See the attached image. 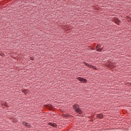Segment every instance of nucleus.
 Here are the masks:
<instances>
[{
  "mask_svg": "<svg viewBox=\"0 0 131 131\" xmlns=\"http://www.w3.org/2000/svg\"><path fill=\"white\" fill-rule=\"evenodd\" d=\"M97 117L98 118L102 119L103 117H104V116L102 114H99L97 115Z\"/></svg>",
  "mask_w": 131,
  "mask_h": 131,
  "instance_id": "nucleus-6",
  "label": "nucleus"
},
{
  "mask_svg": "<svg viewBox=\"0 0 131 131\" xmlns=\"http://www.w3.org/2000/svg\"><path fill=\"white\" fill-rule=\"evenodd\" d=\"M101 46L100 45H97L96 47L97 50L98 52H101L102 51V49L100 48Z\"/></svg>",
  "mask_w": 131,
  "mask_h": 131,
  "instance_id": "nucleus-4",
  "label": "nucleus"
},
{
  "mask_svg": "<svg viewBox=\"0 0 131 131\" xmlns=\"http://www.w3.org/2000/svg\"><path fill=\"white\" fill-rule=\"evenodd\" d=\"M49 125L53 126V127H56V126H57V124L55 123H49Z\"/></svg>",
  "mask_w": 131,
  "mask_h": 131,
  "instance_id": "nucleus-5",
  "label": "nucleus"
},
{
  "mask_svg": "<svg viewBox=\"0 0 131 131\" xmlns=\"http://www.w3.org/2000/svg\"><path fill=\"white\" fill-rule=\"evenodd\" d=\"M86 66H88V67H89V68H92V67L94 68V67H93L92 65L90 64L89 63H86Z\"/></svg>",
  "mask_w": 131,
  "mask_h": 131,
  "instance_id": "nucleus-7",
  "label": "nucleus"
},
{
  "mask_svg": "<svg viewBox=\"0 0 131 131\" xmlns=\"http://www.w3.org/2000/svg\"><path fill=\"white\" fill-rule=\"evenodd\" d=\"M23 124L28 128H30V127H31V125H30L29 123H26V122H24Z\"/></svg>",
  "mask_w": 131,
  "mask_h": 131,
  "instance_id": "nucleus-3",
  "label": "nucleus"
},
{
  "mask_svg": "<svg viewBox=\"0 0 131 131\" xmlns=\"http://www.w3.org/2000/svg\"><path fill=\"white\" fill-rule=\"evenodd\" d=\"M73 110L78 114H81L82 113V111H81V109L79 108V105L77 104H74L73 106Z\"/></svg>",
  "mask_w": 131,
  "mask_h": 131,
  "instance_id": "nucleus-1",
  "label": "nucleus"
},
{
  "mask_svg": "<svg viewBox=\"0 0 131 131\" xmlns=\"http://www.w3.org/2000/svg\"><path fill=\"white\" fill-rule=\"evenodd\" d=\"M77 79L78 80H79V81H81V82H83V83H85L87 81L86 79L81 78L80 77H78Z\"/></svg>",
  "mask_w": 131,
  "mask_h": 131,
  "instance_id": "nucleus-2",
  "label": "nucleus"
}]
</instances>
